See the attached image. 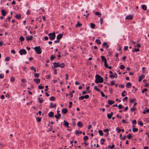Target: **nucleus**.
I'll use <instances>...</instances> for the list:
<instances>
[{"instance_id":"nucleus-1","label":"nucleus","mask_w":149,"mask_h":149,"mask_svg":"<svg viewBox=\"0 0 149 149\" xmlns=\"http://www.w3.org/2000/svg\"><path fill=\"white\" fill-rule=\"evenodd\" d=\"M96 80L95 81V82L96 84H98L99 83H102L103 82V79L100 75L98 74L96 75L95 76Z\"/></svg>"},{"instance_id":"nucleus-2","label":"nucleus","mask_w":149,"mask_h":149,"mask_svg":"<svg viewBox=\"0 0 149 149\" xmlns=\"http://www.w3.org/2000/svg\"><path fill=\"white\" fill-rule=\"evenodd\" d=\"M48 36H49V38L51 40H54L56 37V35L55 32H54L53 33H49Z\"/></svg>"},{"instance_id":"nucleus-3","label":"nucleus","mask_w":149,"mask_h":149,"mask_svg":"<svg viewBox=\"0 0 149 149\" xmlns=\"http://www.w3.org/2000/svg\"><path fill=\"white\" fill-rule=\"evenodd\" d=\"M34 49L37 54H40L41 53L42 51H41V49L40 46L35 47L34 48Z\"/></svg>"},{"instance_id":"nucleus-4","label":"nucleus","mask_w":149,"mask_h":149,"mask_svg":"<svg viewBox=\"0 0 149 149\" xmlns=\"http://www.w3.org/2000/svg\"><path fill=\"white\" fill-rule=\"evenodd\" d=\"M19 53L21 55L23 54L25 55L26 54V52L25 49H20L19 51Z\"/></svg>"},{"instance_id":"nucleus-5","label":"nucleus","mask_w":149,"mask_h":149,"mask_svg":"<svg viewBox=\"0 0 149 149\" xmlns=\"http://www.w3.org/2000/svg\"><path fill=\"white\" fill-rule=\"evenodd\" d=\"M145 77V75L144 74H142L141 76H139L138 81L139 82H141V81L142 79H143Z\"/></svg>"},{"instance_id":"nucleus-6","label":"nucleus","mask_w":149,"mask_h":149,"mask_svg":"<svg viewBox=\"0 0 149 149\" xmlns=\"http://www.w3.org/2000/svg\"><path fill=\"white\" fill-rule=\"evenodd\" d=\"M82 24L81 23H80L79 21H77V24L75 25V26L76 28H79L81 26Z\"/></svg>"},{"instance_id":"nucleus-7","label":"nucleus","mask_w":149,"mask_h":149,"mask_svg":"<svg viewBox=\"0 0 149 149\" xmlns=\"http://www.w3.org/2000/svg\"><path fill=\"white\" fill-rule=\"evenodd\" d=\"M101 58L102 61H104V65L106 64V63H107V59L104 56H101Z\"/></svg>"},{"instance_id":"nucleus-8","label":"nucleus","mask_w":149,"mask_h":149,"mask_svg":"<svg viewBox=\"0 0 149 149\" xmlns=\"http://www.w3.org/2000/svg\"><path fill=\"white\" fill-rule=\"evenodd\" d=\"M33 38V37L32 36H28L26 38V39L27 41H29L30 40H32Z\"/></svg>"},{"instance_id":"nucleus-9","label":"nucleus","mask_w":149,"mask_h":149,"mask_svg":"<svg viewBox=\"0 0 149 149\" xmlns=\"http://www.w3.org/2000/svg\"><path fill=\"white\" fill-rule=\"evenodd\" d=\"M68 110L66 108H64L62 110V113L63 114H66L68 112Z\"/></svg>"},{"instance_id":"nucleus-10","label":"nucleus","mask_w":149,"mask_h":149,"mask_svg":"<svg viewBox=\"0 0 149 149\" xmlns=\"http://www.w3.org/2000/svg\"><path fill=\"white\" fill-rule=\"evenodd\" d=\"M133 19V17L131 15L127 16L125 18L126 19L132 20Z\"/></svg>"},{"instance_id":"nucleus-11","label":"nucleus","mask_w":149,"mask_h":149,"mask_svg":"<svg viewBox=\"0 0 149 149\" xmlns=\"http://www.w3.org/2000/svg\"><path fill=\"white\" fill-rule=\"evenodd\" d=\"M113 114V113L112 112H111L110 113L107 114V116L108 118L109 119L111 118Z\"/></svg>"},{"instance_id":"nucleus-12","label":"nucleus","mask_w":149,"mask_h":149,"mask_svg":"<svg viewBox=\"0 0 149 149\" xmlns=\"http://www.w3.org/2000/svg\"><path fill=\"white\" fill-rule=\"evenodd\" d=\"M77 125L78 127L80 128L82 127L83 126V124L81 121H79L77 123Z\"/></svg>"},{"instance_id":"nucleus-13","label":"nucleus","mask_w":149,"mask_h":149,"mask_svg":"<svg viewBox=\"0 0 149 149\" xmlns=\"http://www.w3.org/2000/svg\"><path fill=\"white\" fill-rule=\"evenodd\" d=\"M34 81L37 84H39L40 82V79H34Z\"/></svg>"},{"instance_id":"nucleus-14","label":"nucleus","mask_w":149,"mask_h":149,"mask_svg":"<svg viewBox=\"0 0 149 149\" xmlns=\"http://www.w3.org/2000/svg\"><path fill=\"white\" fill-rule=\"evenodd\" d=\"M63 35L62 34H60L57 35L56 38L57 40H59L61 39Z\"/></svg>"},{"instance_id":"nucleus-15","label":"nucleus","mask_w":149,"mask_h":149,"mask_svg":"<svg viewBox=\"0 0 149 149\" xmlns=\"http://www.w3.org/2000/svg\"><path fill=\"white\" fill-rule=\"evenodd\" d=\"M1 14L3 15V16H4L6 15L7 13L4 10L2 9L1 11Z\"/></svg>"},{"instance_id":"nucleus-16","label":"nucleus","mask_w":149,"mask_h":149,"mask_svg":"<svg viewBox=\"0 0 149 149\" xmlns=\"http://www.w3.org/2000/svg\"><path fill=\"white\" fill-rule=\"evenodd\" d=\"M132 86V84L130 82H128L126 84V87L127 88H130Z\"/></svg>"},{"instance_id":"nucleus-17","label":"nucleus","mask_w":149,"mask_h":149,"mask_svg":"<svg viewBox=\"0 0 149 149\" xmlns=\"http://www.w3.org/2000/svg\"><path fill=\"white\" fill-rule=\"evenodd\" d=\"M64 125L67 127H68L69 123L68 122L66 121L65 120H64Z\"/></svg>"},{"instance_id":"nucleus-18","label":"nucleus","mask_w":149,"mask_h":149,"mask_svg":"<svg viewBox=\"0 0 149 149\" xmlns=\"http://www.w3.org/2000/svg\"><path fill=\"white\" fill-rule=\"evenodd\" d=\"M115 102L113 101L110 100H108V103L109 105H111L113 104Z\"/></svg>"},{"instance_id":"nucleus-19","label":"nucleus","mask_w":149,"mask_h":149,"mask_svg":"<svg viewBox=\"0 0 149 149\" xmlns=\"http://www.w3.org/2000/svg\"><path fill=\"white\" fill-rule=\"evenodd\" d=\"M141 7L143 10H147V6L145 5H141Z\"/></svg>"},{"instance_id":"nucleus-20","label":"nucleus","mask_w":149,"mask_h":149,"mask_svg":"<svg viewBox=\"0 0 149 149\" xmlns=\"http://www.w3.org/2000/svg\"><path fill=\"white\" fill-rule=\"evenodd\" d=\"M53 64L55 68L59 67V63H58L54 62L53 63Z\"/></svg>"},{"instance_id":"nucleus-21","label":"nucleus","mask_w":149,"mask_h":149,"mask_svg":"<svg viewBox=\"0 0 149 149\" xmlns=\"http://www.w3.org/2000/svg\"><path fill=\"white\" fill-rule=\"evenodd\" d=\"M104 65V66L106 68H108L109 69H111L112 68V67L111 66H109L107 63H106Z\"/></svg>"},{"instance_id":"nucleus-22","label":"nucleus","mask_w":149,"mask_h":149,"mask_svg":"<svg viewBox=\"0 0 149 149\" xmlns=\"http://www.w3.org/2000/svg\"><path fill=\"white\" fill-rule=\"evenodd\" d=\"M54 115V113L53 112H50L48 114V116L50 117H51L53 116Z\"/></svg>"},{"instance_id":"nucleus-23","label":"nucleus","mask_w":149,"mask_h":149,"mask_svg":"<svg viewBox=\"0 0 149 149\" xmlns=\"http://www.w3.org/2000/svg\"><path fill=\"white\" fill-rule=\"evenodd\" d=\"M82 131H79L78 130H77L75 131V134L77 135H79V134H81L82 133Z\"/></svg>"},{"instance_id":"nucleus-24","label":"nucleus","mask_w":149,"mask_h":149,"mask_svg":"<svg viewBox=\"0 0 149 149\" xmlns=\"http://www.w3.org/2000/svg\"><path fill=\"white\" fill-rule=\"evenodd\" d=\"M21 15L19 14H17L15 16V17L17 19H19L21 18Z\"/></svg>"},{"instance_id":"nucleus-25","label":"nucleus","mask_w":149,"mask_h":149,"mask_svg":"<svg viewBox=\"0 0 149 149\" xmlns=\"http://www.w3.org/2000/svg\"><path fill=\"white\" fill-rule=\"evenodd\" d=\"M98 133L101 136H102L103 135V132L102 130H100L98 131Z\"/></svg>"},{"instance_id":"nucleus-26","label":"nucleus","mask_w":149,"mask_h":149,"mask_svg":"<svg viewBox=\"0 0 149 149\" xmlns=\"http://www.w3.org/2000/svg\"><path fill=\"white\" fill-rule=\"evenodd\" d=\"M83 139L84 141H86V140L88 139V136H85L83 137Z\"/></svg>"},{"instance_id":"nucleus-27","label":"nucleus","mask_w":149,"mask_h":149,"mask_svg":"<svg viewBox=\"0 0 149 149\" xmlns=\"http://www.w3.org/2000/svg\"><path fill=\"white\" fill-rule=\"evenodd\" d=\"M95 42L98 44L100 45L101 44V42L100 40L96 39Z\"/></svg>"},{"instance_id":"nucleus-28","label":"nucleus","mask_w":149,"mask_h":149,"mask_svg":"<svg viewBox=\"0 0 149 149\" xmlns=\"http://www.w3.org/2000/svg\"><path fill=\"white\" fill-rule=\"evenodd\" d=\"M65 66V65L63 63H62L61 64H59V67L61 68H63Z\"/></svg>"},{"instance_id":"nucleus-29","label":"nucleus","mask_w":149,"mask_h":149,"mask_svg":"<svg viewBox=\"0 0 149 149\" xmlns=\"http://www.w3.org/2000/svg\"><path fill=\"white\" fill-rule=\"evenodd\" d=\"M55 100V97H54L52 96L50 98V100L51 101H54Z\"/></svg>"},{"instance_id":"nucleus-30","label":"nucleus","mask_w":149,"mask_h":149,"mask_svg":"<svg viewBox=\"0 0 149 149\" xmlns=\"http://www.w3.org/2000/svg\"><path fill=\"white\" fill-rule=\"evenodd\" d=\"M15 78H14L13 77H11L10 79V81L11 82H14V81L15 80Z\"/></svg>"},{"instance_id":"nucleus-31","label":"nucleus","mask_w":149,"mask_h":149,"mask_svg":"<svg viewBox=\"0 0 149 149\" xmlns=\"http://www.w3.org/2000/svg\"><path fill=\"white\" fill-rule=\"evenodd\" d=\"M132 137V136L131 134H129L127 136V137L129 139H130Z\"/></svg>"},{"instance_id":"nucleus-32","label":"nucleus","mask_w":149,"mask_h":149,"mask_svg":"<svg viewBox=\"0 0 149 149\" xmlns=\"http://www.w3.org/2000/svg\"><path fill=\"white\" fill-rule=\"evenodd\" d=\"M94 89L95 90L97 91L98 92H101L100 90L97 88V86H95L94 87Z\"/></svg>"},{"instance_id":"nucleus-33","label":"nucleus","mask_w":149,"mask_h":149,"mask_svg":"<svg viewBox=\"0 0 149 149\" xmlns=\"http://www.w3.org/2000/svg\"><path fill=\"white\" fill-rule=\"evenodd\" d=\"M19 40L21 41H23L24 40V38L22 36H21L19 38Z\"/></svg>"},{"instance_id":"nucleus-34","label":"nucleus","mask_w":149,"mask_h":149,"mask_svg":"<svg viewBox=\"0 0 149 149\" xmlns=\"http://www.w3.org/2000/svg\"><path fill=\"white\" fill-rule=\"evenodd\" d=\"M95 26V25L93 23H91V27L93 29L94 28Z\"/></svg>"},{"instance_id":"nucleus-35","label":"nucleus","mask_w":149,"mask_h":149,"mask_svg":"<svg viewBox=\"0 0 149 149\" xmlns=\"http://www.w3.org/2000/svg\"><path fill=\"white\" fill-rule=\"evenodd\" d=\"M30 68L31 70H33L35 72H36V69L33 66H32L30 67Z\"/></svg>"},{"instance_id":"nucleus-36","label":"nucleus","mask_w":149,"mask_h":149,"mask_svg":"<svg viewBox=\"0 0 149 149\" xmlns=\"http://www.w3.org/2000/svg\"><path fill=\"white\" fill-rule=\"evenodd\" d=\"M139 51V49L135 48L134 49L132 50V52H138Z\"/></svg>"},{"instance_id":"nucleus-37","label":"nucleus","mask_w":149,"mask_h":149,"mask_svg":"<svg viewBox=\"0 0 149 149\" xmlns=\"http://www.w3.org/2000/svg\"><path fill=\"white\" fill-rule=\"evenodd\" d=\"M132 131L133 132H136L138 131V129L137 128H133L132 129Z\"/></svg>"},{"instance_id":"nucleus-38","label":"nucleus","mask_w":149,"mask_h":149,"mask_svg":"<svg viewBox=\"0 0 149 149\" xmlns=\"http://www.w3.org/2000/svg\"><path fill=\"white\" fill-rule=\"evenodd\" d=\"M38 99L39 100L40 103H41L43 102V100H41L40 98L39 97L38 98Z\"/></svg>"},{"instance_id":"nucleus-39","label":"nucleus","mask_w":149,"mask_h":149,"mask_svg":"<svg viewBox=\"0 0 149 149\" xmlns=\"http://www.w3.org/2000/svg\"><path fill=\"white\" fill-rule=\"evenodd\" d=\"M95 14L96 15H98V17H100V15L101 16V14H100V13L98 12H95Z\"/></svg>"},{"instance_id":"nucleus-40","label":"nucleus","mask_w":149,"mask_h":149,"mask_svg":"<svg viewBox=\"0 0 149 149\" xmlns=\"http://www.w3.org/2000/svg\"><path fill=\"white\" fill-rule=\"evenodd\" d=\"M107 45V43L106 42H104L102 44V47H104L106 46Z\"/></svg>"},{"instance_id":"nucleus-41","label":"nucleus","mask_w":149,"mask_h":149,"mask_svg":"<svg viewBox=\"0 0 149 149\" xmlns=\"http://www.w3.org/2000/svg\"><path fill=\"white\" fill-rule=\"evenodd\" d=\"M125 68V66L123 65H121L120 67V68L121 70L124 69Z\"/></svg>"},{"instance_id":"nucleus-42","label":"nucleus","mask_w":149,"mask_h":149,"mask_svg":"<svg viewBox=\"0 0 149 149\" xmlns=\"http://www.w3.org/2000/svg\"><path fill=\"white\" fill-rule=\"evenodd\" d=\"M136 108H132L130 109V110L132 112L136 110Z\"/></svg>"},{"instance_id":"nucleus-43","label":"nucleus","mask_w":149,"mask_h":149,"mask_svg":"<svg viewBox=\"0 0 149 149\" xmlns=\"http://www.w3.org/2000/svg\"><path fill=\"white\" fill-rule=\"evenodd\" d=\"M115 84V81L114 80H113L112 81H111V86H113V85Z\"/></svg>"},{"instance_id":"nucleus-44","label":"nucleus","mask_w":149,"mask_h":149,"mask_svg":"<svg viewBox=\"0 0 149 149\" xmlns=\"http://www.w3.org/2000/svg\"><path fill=\"white\" fill-rule=\"evenodd\" d=\"M72 106V103L71 102H69V108H71Z\"/></svg>"},{"instance_id":"nucleus-45","label":"nucleus","mask_w":149,"mask_h":149,"mask_svg":"<svg viewBox=\"0 0 149 149\" xmlns=\"http://www.w3.org/2000/svg\"><path fill=\"white\" fill-rule=\"evenodd\" d=\"M126 92V91H123V92L121 93V95L122 96L124 97L125 96V94H124V93H125Z\"/></svg>"},{"instance_id":"nucleus-46","label":"nucleus","mask_w":149,"mask_h":149,"mask_svg":"<svg viewBox=\"0 0 149 149\" xmlns=\"http://www.w3.org/2000/svg\"><path fill=\"white\" fill-rule=\"evenodd\" d=\"M34 76L36 77H39V74L38 73H35L34 74Z\"/></svg>"},{"instance_id":"nucleus-47","label":"nucleus","mask_w":149,"mask_h":149,"mask_svg":"<svg viewBox=\"0 0 149 149\" xmlns=\"http://www.w3.org/2000/svg\"><path fill=\"white\" fill-rule=\"evenodd\" d=\"M83 96L84 97V98H85V99H88V98L89 97V96L88 95H86L84 96Z\"/></svg>"},{"instance_id":"nucleus-48","label":"nucleus","mask_w":149,"mask_h":149,"mask_svg":"<svg viewBox=\"0 0 149 149\" xmlns=\"http://www.w3.org/2000/svg\"><path fill=\"white\" fill-rule=\"evenodd\" d=\"M55 58V57L54 55H52L50 57V59L51 60H53L54 58Z\"/></svg>"},{"instance_id":"nucleus-49","label":"nucleus","mask_w":149,"mask_h":149,"mask_svg":"<svg viewBox=\"0 0 149 149\" xmlns=\"http://www.w3.org/2000/svg\"><path fill=\"white\" fill-rule=\"evenodd\" d=\"M135 101L134 99H131L130 100V102L131 103H133Z\"/></svg>"},{"instance_id":"nucleus-50","label":"nucleus","mask_w":149,"mask_h":149,"mask_svg":"<svg viewBox=\"0 0 149 149\" xmlns=\"http://www.w3.org/2000/svg\"><path fill=\"white\" fill-rule=\"evenodd\" d=\"M123 108V106L121 104H120L118 106V108L119 109H120Z\"/></svg>"},{"instance_id":"nucleus-51","label":"nucleus","mask_w":149,"mask_h":149,"mask_svg":"<svg viewBox=\"0 0 149 149\" xmlns=\"http://www.w3.org/2000/svg\"><path fill=\"white\" fill-rule=\"evenodd\" d=\"M38 88L40 89H42L44 88V87L42 86L41 85L38 86Z\"/></svg>"},{"instance_id":"nucleus-52","label":"nucleus","mask_w":149,"mask_h":149,"mask_svg":"<svg viewBox=\"0 0 149 149\" xmlns=\"http://www.w3.org/2000/svg\"><path fill=\"white\" fill-rule=\"evenodd\" d=\"M147 89L146 88H145L142 91V93H143L144 91L147 92Z\"/></svg>"},{"instance_id":"nucleus-53","label":"nucleus","mask_w":149,"mask_h":149,"mask_svg":"<svg viewBox=\"0 0 149 149\" xmlns=\"http://www.w3.org/2000/svg\"><path fill=\"white\" fill-rule=\"evenodd\" d=\"M10 59V58L8 57H6L5 59V61H9Z\"/></svg>"},{"instance_id":"nucleus-54","label":"nucleus","mask_w":149,"mask_h":149,"mask_svg":"<svg viewBox=\"0 0 149 149\" xmlns=\"http://www.w3.org/2000/svg\"><path fill=\"white\" fill-rule=\"evenodd\" d=\"M132 123L133 124H136V120H134L132 121Z\"/></svg>"},{"instance_id":"nucleus-55","label":"nucleus","mask_w":149,"mask_h":149,"mask_svg":"<svg viewBox=\"0 0 149 149\" xmlns=\"http://www.w3.org/2000/svg\"><path fill=\"white\" fill-rule=\"evenodd\" d=\"M36 120L38 122H40L41 121V118L38 117L36 118Z\"/></svg>"},{"instance_id":"nucleus-56","label":"nucleus","mask_w":149,"mask_h":149,"mask_svg":"<svg viewBox=\"0 0 149 149\" xmlns=\"http://www.w3.org/2000/svg\"><path fill=\"white\" fill-rule=\"evenodd\" d=\"M100 92L101 93L102 96V97H104L105 96V94L103 93V92L102 91H101V92Z\"/></svg>"},{"instance_id":"nucleus-57","label":"nucleus","mask_w":149,"mask_h":149,"mask_svg":"<svg viewBox=\"0 0 149 149\" xmlns=\"http://www.w3.org/2000/svg\"><path fill=\"white\" fill-rule=\"evenodd\" d=\"M127 98H128L127 97H125L123 99V101H125L126 100H127Z\"/></svg>"},{"instance_id":"nucleus-58","label":"nucleus","mask_w":149,"mask_h":149,"mask_svg":"<svg viewBox=\"0 0 149 149\" xmlns=\"http://www.w3.org/2000/svg\"><path fill=\"white\" fill-rule=\"evenodd\" d=\"M138 124L139 125L140 124L141 126H142L143 125V123L141 121H140L139 122V123H138Z\"/></svg>"},{"instance_id":"nucleus-59","label":"nucleus","mask_w":149,"mask_h":149,"mask_svg":"<svg viewBox=\"0 0 149 149\" xmlns=\"http://www.w3.org/2000/svg\"><path fill=\"white\" fill-rule=\"evenodd\" d=\"M128 47L127 46H125L124 48V49L125 51L127 50L128 49Z\"/></svg>"},{"instance_id":"nucleus-60","label":"nucleus","mask_w":149,"mask_h":149,"mask_svg":"<svg viewBox=\"0 0 149 149\" xmlns=\"http://www.w3.org/2000/svg\"><path fill=\"white\" fill-rule=\"evenodd\" d=\"M79 100H83L84 98V97L83 96H81L80 97H79Z\"/></svg>"},{"instance_id":"nucleus-61","label":"nucleus","mask_w":149,"mask_h":149,"mask_svg":"<svg viewBox=\"0 0 149 149\" xmlns=\"http://www.w3.org/2000/svg\"><path fill=\"white\" fill-rule=\"evenodd\" d=\"M109 77L110 78H115V76H114V74H111V75H109Z\"/></svg>"},{"instance_id":"nucleus-62","label":"nucleus","mask_w":149,"mask_h":149,"mask_svg":"<svg viewBox=\"0 0 149 149\" xmlns=\"http://www.w3.org/2000/svg\"><path fill=\"white\" fill-rule=\"evenodd\" d=\"M103 131L104 132H108L109 131V130L108 129H105Z\"/></svg>"},{"instance_id":"nucleus-63","label":"nucleus","mask_w":149,"mask_h":149,"mask_svg":"<svg viewBox=\"0 0 149 149\" xmlns=\"http://www.w3.org/2000/svg\"><path fill=\"white\" fill-rule=\"evenodd\" d=\"M26 14L27 15H29L30 14V12L29 10H28L27 11L26 13Z\"/></svg>"},{"instance_id":"nucleus-64","label":"nucleus","mask_w":149,"mask_h":149,"mask_svg":"<svg viewBox=\"0 0 149 149\" xmlns=\"http://www.w3.org/2000/svg\"><path fill=\"white\" fill-rule=\"evenodd\" d=\"M109 92L111 93H112V88H109Z\"/></svg>"}]
</instances>
